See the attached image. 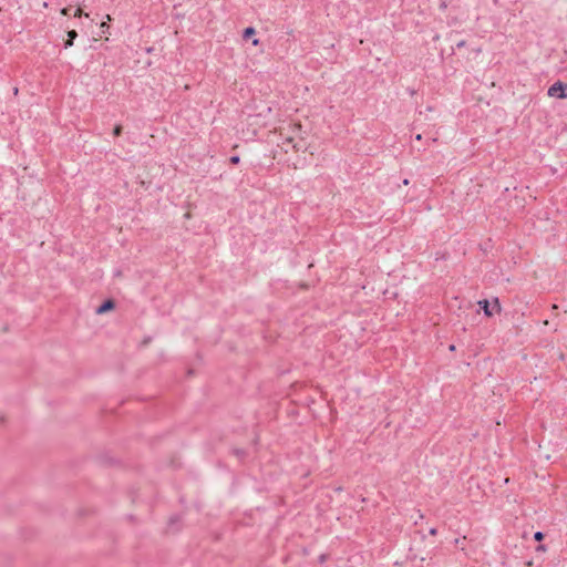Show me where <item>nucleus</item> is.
<instances>
[{"label":"nucleus","instance_id":"1","mask_svg":"<svg viewBox=\"0 0 567 567\" xmlns=\"http://www.w3.org/2000/svg\"><path fill=\"white\" fill-rule=\"evenodd\" d=\"M547 94L550 97L566 99L567 97V84L561 81H557L553 85L549 86Z\"/></svg>","mask_w":567,"mask_h":567},{"label":"nucleus","instance_id":"2","mask_svg":"<svg viewBox=\"0 0 567 567\" xmlns=\"http://www.w3.org/2000/svg\"><path fill=\"white\" fill-rule=\"evenodd\" d=\"M478 306L481 307V309L484 311V313L487 317H492L495 312L496 313L501 312V305H499V301L497 298L493 301L492 306H491L489 301L486 299L480 300Z\"/></svg>","mask_w":567,"mask_h":567},{"label":"nucleus","instance_id":"3","mask_svg":"<svg viewBox=\"0 0 567 567\" xmlns=\"http://www.w3.org/2000/svg\"><path fill=\"white\" fill-rule=\"evenodd\" d=\"M115 307V303L113 300H106L104 301L97 309H96V313H104L109 310H112L113 308Z\"/></svg>","mask_w":567,"mask_h":567},{"label":"nucleus","instance_id":"4","mask_svg":"<svg viewBox=\"0 0 567 567\" xmlns=\"http://www.w3.org/2000/svg\"><path fill=\"white\" fill-rule=\"evenodd\" d=\"M76 37H78V32L75 30H70L68 32V40L64 43V48L68 49V48L72 47Z\"/></svg>","mask_w":567,"mask_h":567},{"label":"nucleus","instance_id":"5","mask_svg":"<svg viewBox=\"0 0 567 567\" xmlns=\"http://www.w3.org/2000/svg\"><path fill=\"white\" fill-rule=\"evenodd\" d=\"M256 33V30L255 28L252 27H248L244 30V33H243V38L244 39H249L250 37H252L254 34Z\"/></svg>","mask_w":567,"mask_h":567},{"label":"nucleus","instance_id":"6","mask_svg":"<svg viewBox=\"0 0 567 567\" xmlns=\"http://www.w3.org/2000/svg\"><path fill=\"white\" fill-rule=\"evenodd\" d=\"M122 131H123V127L121 124H117L115 125L114 130H113V135L114 136H120L122 134Z\"/></svg>","mask_w":567,"mask_h":567},{"label":"nucleus","instance_id":"7","mask_svg":"<svg viewBox=\"0 0 567 567\" xmlns=\"http://www.w3.org/2000/svg\"><path fill=\"white\" fill-rule=\"evenodd\" d=\"M109 29H110V25L107 24V22H104V21H103V22L100 24L101 33H106V32L109 31Z\"/></svg>","mask_w":567,"mask_h":567},{"label":"nucleus","instance_id":"8","mask_svg":"<svg viewBox=\"0 0 567 567\" xmlns=\"http://www.w3.org/2000/svg\"><path fill=\"white\" fill-rule=\"evenodd\" d=\"M544 537H545V535H544L542 532H536V533L534 534V539H535L536 542H542V540L544 539Z\"/></svg>","mask_w":567,"mask_h":567},{"label":"nucleus","instance_id":"9","mask_svg":"<svg viewBox=\"0 0 567 567\" xmlns=\"http://www.w3.org/2000/svg\"><path fill=\"white\" fill-rule=\"evenodd\" d=\"M81 16H83V11H82V9H81V8H78V9L75 10V12H74V17H81ZM84 16H85L86 18H89V13H84Z\"/></svg>","mask_w":567,"mask_h":567},{"label":"nucleus","instance_id":"10","mask_svg":"<svg viewBox=\"0 0 567 567\" xmlns=\"http://www.w3.org/2000/svg\"><path fill=\"white\" fill-rule=\"evenodd\" d=\"M229 161H230L231 164H238L240 158H239L238 155H234V156L230 157Z\"/></svg>","mask_w":567,"mask_h":567},{"label":"nucleus","instance_id":"11","mask_svg":"<svg viewBox=\"0 0 567 567\" xmlns=\"http://www.w3.org/2000/svg\"><path fill=\"white\" fill-rule=\"evenodd\" d=\"M546 550H547V548H546V546H545V545H538V546L536 547V551H543V553H544V551H546Z\"/></svg>","mask_w":567,"mask_h":567},{"label":"nucleus","instance_id":"12","mask_svg":"<svg viewBox=\"0 0 567 567\" xmlns=\"http://www.w3.org/2000/svg\"><path fill=\"white\" fill-rule=\"evenodd\" d=\"M61 13H62L63 16H69V14H70V8H63V9L61 10Z\"/></svg>","mask_w":567,"mask_h":567},{"label":"nucleus","instance_id":"13","mask_svg":"<svg viewBox=\"0 0 567 567\" xmlns=\"http://www.w3.org/2000/svg\"><path fill=\"white\" fill-rule=\"evenodd\" d=\"M430 535L432 536H435L437 534V529L435 527H432L430 530H429Z\"/></svg>","mask_w":567,"mask_h":567},{"label":"nucleus","instance_id":"14","mask_svg":"<svg viewBox=\"0 0 567 567\" xmlns=\"http://www.w3.org/2000/svg\"><path fill=\"white\" fill-rule=\"evenodd\" d=\"M464 44H465V41H460V42L457 43V47H458V48H461V47H463Z\"/></svg>","mask_w":567,"mask_h":567},{"label":"nucleus","instance_id":"15","mask_svg":"<svg viewBox=\"0 0 567 567\" xmlns=\"http://www.w3.org/2000/svg\"><path fill=\"white\" fill-rule=\"evenodd\" d=\"M421 138H422V135L421 134H416L415 140L416 141H421Z\"/></svg>","mask_w":567,"mask_h":567},{"label":"nucleus","instance_id":"16","mask_svg":"<svg viewBox=\"0 0 567 567\" xmlns=\"http://www.w3.org/2000/svg\"><path fill=\"white\" fill-rule=\"evenodd\" d=\"M18 92H19L18 87H14V89H13V94H14V95H17V94H18Z\"/></svg>","mask_w":567,"mask_h":567},{"label":"nucleus","instance_id":"17","mask_svg":"<svg viewBox=\"0 0 567 567\" xmlns=\"http://www.w3.org/2000/svg\"><path fill=\"white\" fill-rule=\"evenodd\" d=\"M258 42H259V41H258L257 39H255V40L252 41V44H254V45H257V44H258Z\"/></svg>","mask_w":567,"mask_h":567},{"label":"nucleus","instance_id":"18","mask_svg":"<svg viewBox=\"0 0 567 567\" xmlns=\"http://www.w3.org/2000/svg\"><path fill=\"white\" fill-rule=\"evenodd\" d=\"M409 182H410V179H403V184H404V185H408V184H409Z\"/></svg>","mask_w":567,"mask_h":567},{"label":"nucleus","instance_id":"19","mask_svg":"<svg viewBox=\"0 0 567 567\" xmlns=\"http://www.w3.org/2000/svg\"><path fill=\"white\" fill-rule=\"evenodd\" d=\"M450 350H452V351H453V350H455V346H453V344H452V346L450 347Z\"/></svg>","mask_w":567,"mask_h":567}]
</instances>
